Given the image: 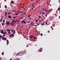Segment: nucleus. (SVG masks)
I'll return each instance as SVG.
<instances>
[{"label":"nucleus","instance_id":"3","mask_svg":"<svg viewBox=\"0 0 60 60\" xmlns=\"http://www.w3.org/2000/svg\"><path fill=\"white\" fill-rule=\"evenodd\" d=\"M2 40H5L6 39V38H5V37H3V38H2Z\"/></svg>","mask_w":60,"mask_h":60},{"label":"nucleus","instance_id":"21","mask_svg":"<svg viewBox=\"0 0 60 60\" xmlns=\"http://www.w3.org/2000/svg\"><path fill=\"white\" fill-rule=\"evenodd\" d=\"M60 8H58V11L59 10H60Z\"/></svg>","mask_w":60,"mask_h":60},{"label":"nucleus","instance_id":"24","mask_svg":"<svg viewBox=\"0 0 60 60\" xmlns=\"http://www.w3.org/2000/svg\"><path fill=\"white\" fill-rule=\"evenodd\" d=\"M37 34H38V35H40V34L39 33H38L37 32Z\"/></svg>","mask_w":60,"mask_h":60},{"label":"nucleus","instance_id":"60","mask_svg":"<svg viewBox=\"0 0 60 60\" xmlns=\"http://www.w3.org/2000/svg\"><path fill=\"white\" fill-rule=\"evenodd\" d=\"M1 6L0 5V8H1Z\"/></svg>","mask_w":60,"mask_h":60},{"label":"nucleus","instance_id":"23","mask_svg":"<svg viewBox=\"0 0 60 60\" xmlns=\"http://www.w3.org/2000/svg\"><path fill=\"white\" fill-rule=\"evenodd\" d=\"M13 23L12 22H11V25H13Z\"/></svg>","mask_w":60,"mask_h":60},{"label":"nucleus","instance_id":"49","mask_svg":"<svg viewBox=\"0 0 60 60\" xmlns=\"http://www.w3.org/2000/svg\"><path fill=\"white\" fill-rule=\"evenodd\" d=\"M8 15H10L9 13H8Z\"/></svg>","mask_w":60,"mask_h":60},{"label":"nucleus","instance_id":"48","mask_svg":"<svg viewBox=\"0 0 60 60\" xmlns=\"http://www.w3.org/2000/svg\"><path fill=\"white\" fill-rule=\"evenodd\" d=\"M10 60H12V59L11 58V59H10Z\"/></svg>","mask_w":60,"mask_h":60},{"label":"nucleus","instance_id":"36","mask_svg":"<svg viewBox=\"0 0 60 60\" xmlns=\"http://www.w3.org/2000/svg\"><path fill=\"white\" fill-rule=\"evenodd\" d=\"M23 12H19V13H23Z\"/></svg>","mask_w":60,"mask_h":60},{"label":"nucleus","instance_id":"34","mask_svg":"<svg viewBox=\"0 0 60 60\" xmlns=\"http://www.w3.org/2000/svg\"><path fill=\"white\" fill-rule=\"evenodd\" d=\"M38 18H41V17L39 16H38Z\"/></svg>","mask_w":60,"mask_h":60},{"label":"nucleus","instance_id":"6","mask_svg":"<svg viewBox=\"0 0 60 60\" xmlns=\"http://www.w3.org/2000/svg\"><path fill=\"white\" fill-rule=\"evenodd\" d=\"M8 18H9L10 19H11V17L10 16H8Z\"/></svg>","mask_w":60,"mask_h":60},{"label":"nucleus","instance_id":"14","mask_svg":"<svg viewBox=\"0 0 60 60\" xmlns=\"http://www.w3.org/2000/svg\"><path fill=\"white\" fill-rule=\"evenodd\" d=\"M15 30L14 31V33H13V34H15Z\"/></svg>","mask_w":60,"mask_h":60},{"label":"nucleus","instance_id":"56","mask_svg":"<svg viewBox=\"0 0 60 60\" xmlns=\"http://www.w3.org/2000/svg\"><path fill=\"white\" fill-rule=\"evenodd\" d=\"M47 11H48H48H49V10H47Z\"/></svg>","mask_w":60,"mask_h":60},{"label":"nucleus","instance_id":"9","mask_svg":"<svg viewBox=\"0 0 60 60\" xmlns=\"http://www.w3.org/2000/svg\"><path fill=\"white\" fill-rule=\"evenodd\" d=\"M7 33V32H4V33H3V34H6Z\"/></svg>","mask_w":60,"mask_h":60},{"label":"nucleus","instance_id":"7","mask_svg":"<svg viewBox=\"0 0 60 60\" xmlns=\"http://www.w3.org/2000/svg\"><path fill=\"white\" fill-rule=\"evenodd\" d=\"M4 37L3 36H1V35H0V38H3Z\"/></svg>","mask_w":60,"mask_h":60},{"label":"nucleus","instance_id":"12","mask_svg":"<svg viewBox=\"0 0 60 60\" xmlns=\"http://www.w3.org/2000/svg\"><path fill=\"white\" fill-rule=\"evenodd\" d=\"M7 31L10 32L11 31V30H7Z\"/></svg>","mask_w":60,"mask_h":60},{"label":"nucleus","instance_id":"16","mask_svg":"<svg viewBox=\"0 0 60 60\" xmlns=\"http://www.w3.org/2000/svg\"><path fill=\"white\" fill-rule=\"evenodd\" d=\"M2 26H3L4 25V23H2Z\"/></svg>","mask_w":60,"mask_h":60},{"label":"nucleus","instance_id":"42","mask_svg":"<svg viewBox=\"0 0 60 60\" xmlns=\"http://www.w3.org/2000/svg\"><path fill=\"white\" fill-rule=\"evenodd\" d=\"M42 51V50H40V52H41Z\"/></svg>","mask_w":60,"mask_h":60},{"label":"nucleus","instance_id":"13","mask_svg":"<svg viewBox=\"0 0 60 60\" xmlns=\"http://www.w3.org/2000/svg\"><path fill=\"white\" fill-rule=\"evenodd\" d=\"M12 36V37H14V34H11Z\"/></svg>","mask_w":60,"mask_h":60},{"label":"nucleus","instance_id":"29","mask_svg":"<svg viewBox=\"0 0 60 60\" xmlns=\"http://www.w3.org/2000/svg\"><path fill=\"white\" fill-rule=\"evenodd\" d=\"M4 54V52H2V55H3Z\"/></svg>","mask_w":60,"mask_h":60},{"label":"nucleus","instance_id":"18","mask_svg":"<svg viewBox=\"0 0 60 60\" xmlns=\"http://www.w3.org/2000/svg\"><path fill=\"white\" fill-rule=\"evenodd\" d=\"M7 14V12H5V16H6Z\"/></svg>","mask_w":60,"mask_h":60},{"label":"nucleus","instance_id":"63","mask_svg":"<svg viewBox=\"0 0 60 60\" xmlns=\"http://www.w3.org/2000/svg\"><path fill=\"white\" fill-rule=\"evenodd\" d=\"M32 9H34L33 8H32Z\"/></svg>","mask_w":60,"mask_h":60},{"label":"nucleus","instance_id":"54","mask_svg":"<svg viewBox=\"0 0 60 60\" xmlns=\"http://www.w3.org/2000/svg\"><path fill=\"white\" fill-rule=\"evenodd\" d=\"M34 26H37V25H34Z\"/></svg>","mask_w":60,"mask_h":60},{"label":"nucleus","instance_id":"28","mask_svg":"<svg viewBox=\"0 0 60 60\" xmlns=\"http://www.w3.org/2000/svg\"><path fill=\"white\" fill-rule=\"evenodd\" d=\"M40 35L41 36H42L43 35V34H40Z\"/></svg>","mask_w":60,"mask_h":60},{"label":"nucleus","instance_id":"17","mask_svg":"<svg viewBox=\"0 0 60 60\" xmlns=\"http://www.w3.org/2000/svg\"><path fill=\"white\" fill-rule=\"evenodd\" d=\"M9 36H10V37L12 38V36L11 34H10L9 35Z\"/></svg>","mask_w":60,"mask_h":60},{"label":"nucleus","instance_id":"47","mask_svg":"<svg viewBox=\"0 0 60 60\" xmlns=\"http://www.w3.org/2000/svg\"><path fill=\"white\" fill-rule=\"evenodd\" d=\"M10 32H10V31H9V32H8V34H10Z\"/></svg>","mask_w":60,"mask_h":60},{"label":"nucleus","instance_id":"15","mask_svg":"<svg viewBox=\"0 0 60 60\" xmlns=\"http://www.w3.org/2000/svg\"><path fill=\"white\" fill-rule=\"evenodd\" d=\"M15 22V20H12V22Z\"/></svg>","mask_w":60,"mask_h":60},{"label":"nucleus","instance_id":"22","mask_svg":"<svg viewBox=\"0 0 60 60\" xmlns=\"http://www.w3.org/2000/svg\"><path fill=\"white\" fill-rule=\"evenodd\" d=\"M2 18H1V19H0V22H1L2 21Z\"/></svg>","mask_w":60,"mask_h":60},{"label":"nucleus","instance_id":"61","mask_svg":"<svg viewBox=\"0 0 60 60\" xmlns=\"http://www.w3.org/2000/svg\"><path fill=\"white\" fill-rule=\"evenodd\" d=\"M19 21V20L18 21H17V22H18Z\"/></svg>","mask_w":60,"mask_h":60},{"label":"nucleus","instance_id":"4","mask_svg":"<svg viewBox=\"0 0 60 60\" xmlns=\"http://www.w3.org/2000/svg\"><path fill=\"white\" fill-rule=\"evenodd\" d=\"M7 45H8L9 44V41L8 40H7Z\"/></svg>","mask_w":60,"mask_h":60},{"label":"nucleus","instance_id":"31","mask_svg":"<svg viewBox=\"0 0 60 60\" xmlns=\"http://www.w3.org/2000/svg\"><path fill=\"white\" fill-rule=\"evenodd\" d=\"M38 21V20H36L35 21V22H37Z\"/></svg>","mask_w":60,"mask_h":60},{"label":"nucleus","instance_id":"57","mask_svg":"<svg viewBox=\"0 0 60 60\" xmlns=\"http://www.w3.org/2000/svg\"><path fill=\"white\" fill-rule=\"evenodd\" d=\"M23 27V26H22L21 27V28H22Z\"/></svg>","mask_w":60,"mask_h":60},{"label":"nucleus","instance_id":"38","mask_svg":"<svg viewBox=\"0 0 60 60\" xmlns=\"http://www.w3.org/2000/svg\"><path fill=\"white\" fill-rule=\"evenodd\" d=\"M17 20H15V23H16L17 22Z\"/></svg>","mask_w":60,"mask_h":60},{"label":"nucleus","instance_id":"26","mask_svg":"<svg viewBox=\"0 0 60 60\" xmlns=\"http://www.w3.org/2000/svg\"><path fill=\"white\" fill-rule=\"evenodd\" d=\"M31 23H30V25L32 24V23H34V22H31Z\"/></svg>","mask_w":60,"mask_h":60},{"label":"nucleus","instance_id":"25","mask_svg":"<svg viewBox=\"0 0 60 60\" xmlns=\"http://www.w3.org/2000/svg\"><path fill=\"white\" fill-rule=\"evenodd\" d=\"M23 23H24L25 24L26 23V22L25 21H24Z\"/></svg>","mask_w":60,"mask_h":60},{"label":"nucleus","instance_id":"32","mask_svg":"<svg viewBox=\"0 0 60 60\" xmlns=\"http://www.w3.org/2000/svg\"><path fill=\"white\" fill-rule=\"evenodd\" d=\"M47 24V22H46L45 23V24Z\"/></svg>","mask_w":60,"mask_h":60},{"label":"nucleus","instance_id":"19","mask_svg":"<svg viewBox=\"0 0 60 60\" xmlns=\"http://www.w3.org/2000/svg\"><path fill=\"white\" fill-rule=\"evenodd\" d=\"M7 7L6 5H5V8H7Z\"/></svg>","mask_w":60,"mask_h":60},{"label":"nucleus","instance_id":"27","mask_svg":"<svg viewBox=\"0 0 60 60\" xmlns=\"http://www.w3.org/2000/svg\"><path fill=\"white\" fill-rule=\"evenodd\" d=\"M29 38H32L33 37H30L29 36Z\"/></svg>","mask_w":60,"mask_h":60},{"label":"nucleus","instance_id":"30","mask_svg":"<svg viewBox=\"0 0 60 60\" xmlns=\"http://www.w3.org/2000/svg\"><path fill=\"white\" fill-rule=\"evenodd\" d=\"M18 15V14L17 13H16V14H15L16 15Z\"/></svg>","mask_w":60,"mask_h":60},{"label":"nucleus","instance_id":"53","mask_svg":"<svg viewBox=\"0 0 60 60\" xmlns=\"http://www.w3.org/2000/svg\"><path fill=\"white\" fill-rule=\"evenodd\" d=\"M29 45H28L27 46V47H29Z\"/></svg>","mask_w":60,"mask_h":60},{"label":"nucleus","instance_id":"50","mask_svg":"<svg viewBox=\"0 0 60 60\" xmlns=\"http://www.w3.org/2000/svg\"><path fill=\"white\" fill-rule=\"evenodd\" d=\"M26 13H24L23 14H24V15H25Z\"/></svg>","mask_w":60,"mask_h":60},{"label":"nucleus","instance_id":"37","mask_svg":"<svg viewBox=\"0 0 60 60\" xmlns=\"http://www.w3.org/2000/svg\"><path fill=\"white\" fill-rule=\"evenodd\" d=\"M32 7H33L34 8H35L34 7V5Z\"/></svg>","mask_w":60,"mask_h":60},{"label":"nucleus","instance_id":"43","mask_svg":"<svg viewBox=\"0 0 60 60\" xmlns=\"http://www.w3.org/2000/svg\"><path fill=\"white\" fill-rule=\"evenodd\" d=\"M3 36H6V35H3Z\"/></svg>","mask_w":60,"mask_h":60},{"label":"nucleus","instance_id":"20","mask_svg":"<svg viewBox=\"0 0 60 60\" xmlns=\"http://www.w3.org/2000/svg\"><path fill=\"white\" fill-rule=\"evenodd\" d=\"M24 21H21V22H22L23 23H24Z\"/></svg>","mask_w":60,"mask_h":60},{"label":"nucleus","instance_id":"2","mask_svg":"<svg viewBox=\"0 0 60 60\" xmlns=\"http://www.w3.org/2000/svg\"><path fill=\"white\" fill-rule=\"evenodd\" d=\"M6 24H7V25H9L10 24V22H9L7 21L6 23Z\"/></svg>","mask_w":60,"mask_h":60},{"label":"nucleus","instance_id":"5","mask_svg":"<svg viewBox=\"0 0 60 60\" xmlns=\"http://www.w3.org/2000/svg\"><path fill=\"white\" fill-rule=\"evenodd\" d=\"M41 25H45L44 23H41Z\"/></svg>","mask_w":60,"mask_h":60},{"label":"nucleus","instance_id":"33","mask_svg":"<svg viewBox=\"0 0 60 60\" xmlns=\"http://www.w3.org/2000/svg\"><path fill=\"white\" fill-rule=\"evenodd\" d=\"M42 14H45V13L43 12V13H42Z\"/></svg>","mask_w":60,"mask_h":60},{"label":"nucleus","instance_id":"10","mask_svg":"<svg viewBox=\"0 0 60 60\" xmlns=\"http://www.w3.org/2000/svg\"><path fill=\"white\" fill-rule=\"evenodd\" d=\"M23 17H20L19 18V19H21V18L22 19L23 18Z\"/></svg>","mask_w":60,"mask_h":60},{"label":"nucleus","instance_id":"1","mask_svg":"<svg viewBox=\"0 0 60 60\" xmlns=\"http://www.w3.org/2000/svg\"><path fill=\"white\" fill-rule=\"evenodd\" d=\"M24 52L23 51H22V52H19L18 53H17V54H16V56H17V55H21L23 54Z\"/></svg>","mask_w":60,"mask_h":60},{"label":"nucleus","instance_id":"58","mask_svg":"<svg viewBox=\"0 0 60 60\" xmlns=\"http://www.w3.org/2000/svg\"><path fill=\"white\" fill-rule=\"evenodd\" d=\"M45 10V11H46V12H46V11H47V10Z\"/></svg>","mask_w":60,"mask_h":60},{"label":"nucleus","instance_id":"64","mask_svg":"<svg viewBox=\"0 0 60 60\" xmlns=\"http://www.w3.org/2000/svg\"><path fill=\"white\" fill-rule=\"evenodd\" d=\"M33 0H31V1L32 2Z\"/></svg>","mask_w":60,"mask_h":60},{"label":"nucleus","instance_id":"55","mask_svg":"<svg viewBox=\"0 0 60 60\" xmlns=\"http://www.w3.org/2000/svg\"><path fill=\"white\" fill-rule=\"evenodd\" d=\"M52 28V26H51V28Z\"/></svg>","mask_w":60,"mask_h":60},{"label":"nucleus","instance_id":"8","mask_svg":"<svg viewBox=\"0 0 60 60\" xmlns=\"http://www.w3.org/2000/svg\"><path fill=\"white\" fill-rule=\"evenodd\" d=\"M4 31L3 30H2V31H1V33L2 34H3V33H4Z\"/></svg>","mask_w":60,"mask_h":60},{"label":"nucleus","instance_id":"35","mask_svg":"<svg viewBox=\"0 0 60 60\" xmlns=\"http://www.w3.org/2000/svg\"><path fill=\"white\" fill-rule=\"evenodd\" d=\"M5 22V20H4L3 21V23H4Z\"/></svg>","mask_w":60,"mask_h":60},{"label":"nucleus","instance_id":"45","mask_svg":"<svg viewBox=\"0 0 60 60\" xmlns=\"http://www.w3.org/2000/svg\"><path fill=\"white\" fill-rule=\"evenodd\" d=\"M11 31H13V30H11Z\"/></svg>","mask_w":60,"mask_h":60},{"label":"nucleus","instance_id":"44","mask_svg":"<svg viewBox=\"0 0 60 60\" xmlns=\"http://www.w3.org/2000/svg\"><path fill=\"white\" fill-rule=\"evenodd\" d=\"M23 37L25 38H26L25 37V36H23Z\"/></svg>","mask_w":60,"mask_h":60},{"label":"nucleus","instance_id":"11","mask_svg":"<svg viewBox=\"0 0 60 60\" xmlns=\"http://www.w3.org/2000/svg\"><path fill=\"white\" fill-rule=\"evenodd\" d=\"M11 3H13V4L14 3V2L13 1H11Z\"/></svg>","mask_w":60,"mask_h":60},{"label":"nucleus","instance_id":"40","mask_svg":"<svg viewBox=\"0 0 60 60\" xmlns=\"http://www.w3.org/2000/svg\"><path fill=\"white\" fill-rule=\"evenodd\" d=\"M36 23L38 25H39V24H38L37 23Z\"/></svg>","mask_w":60,"mask_h":60},{"label":"nucleus","instance_id":"51","mask_svg":"<svg viewBox=\"0 0 60 60\" xmlns=\"http://www.w3.org/2000/svg\"><path fill=\"white\" fill-rule=\"evenodd\" d=\"M42 10H44V8H42Z\"/></svg>","mask_w":60,"mask_h":60},{"label":"nucleus","instance_id":"41","mask_svg":"<svg viewBox=\"0 0 60 60\" xmlns=\"http://www.w3.org/2000/svg\"><path fill=\"white\" fill-rule=\"evenodd\" d=\"M16 11H13V12H16Z\"/></svg>","mask_w":60,"mask_h":60},{"label":"nucleus","instance_id":"39","mask_svg":"<svg viewBox=\"0 0 60 60\" xmlns=\"http://www.w3.org/2000/svg\"><path fill=\"white\" fill-rule=\"evenodd\" d=\"M30 17V15H28V17Z\"/></svg>","mask_w":60,"mask_h":60},{"label":"nucleus","instance_id":"46","mask_svg":"<svg viewBox=\"0 0 60 60\" xmlns=\"http://www.w3.org/2000/svg\"><path fill=\"white\" fill-rule=\"evenodd\" d=\"M34 39H35V37H34Z\"/></svg>","mask_w":60,"mask_h":60},{"label":"nucleus","instance_id":"62","mask_svg":"<svg viewBox=\"0 0 60 60\" xmlns=\"http://www.w3.org/2000/svg\"><path fill=\"white\" fill-rule=\"evenodd\" d=\"M39 19H37V20H39Z\"/></svg>","mask_w":60,"mask_h":60},{"label":"nucleus","instance_id":"52","mask_svg":"<svg viewBox=\"0 0 60 60\" xmlns=\"http://www.w3.org/2000/svg\"><path fill=\"white\" fill-rule=\"evenodd\" d=\"M30 22V21H29L28 22V23H29Z\"/></svg>","mask_w":60,"mask_h":60},{"label":"nucleus","instance_id":"59","mask_svg":"<svg viewBox=\"0 0 60 60\" xmlns=\"http://www.w3.org/2000/svg\"><path fill=\"white\" fill-rule=\"evenodd\" d=\"M31 28V27H29V29H30Z\"/></svg>","mask_w":60,"mask_h":60}]
</instances>
